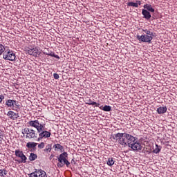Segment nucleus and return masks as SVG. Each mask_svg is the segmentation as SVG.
I'll list each match as a JSON object with an SVG mask.
<instances>
[{"mask_svg":"<svg viewBox=\"0 0 177 177\" xmlns=\"http://www.w3.org/2000/svg\"><path fill=\"white\" fill-rule=\"evenodd\" d=\"M45 124L39 123L38 120H30L28 122V127H32V128H35L39 133V138L37 140H41V139H47L48 138H50V135L52 133L50 131H46V128H45Z\"/></svg>","mask_w":177,"mask_h":177,"instance_id":"obj_1","label":"nucleus"},{"mask_svg":"<svg viewBox=\"0 0 177 177\" xmlns=\"http://www.w3.org/2000/svg\"><path fill=\"white\" fill-rule=\"evenodd\" d=\"M114 140H118V143L122 146H129L136 140V138L127 133H118L112 136Z\"/></svg>","mask_w":177,"mask_h":177,"instance_id":"obj_2","label":"nucleus"},{"mask_svg":"<svg viewBox=\"0 0 177 177\" xmlns=\"http://www.w3.org/2000/svg\"><path fill=\"white\" fill-rule=\"evenodd\" d=\"M6 106H7V107H11L12 110H14L15 111H20L19 102L15 100H7L6 101Z\"/></svg>","mask_w":177,"mask_h":177,"instance_id":"obj_3","label":"nucleus"},{"mask_svg":"<svg viewBox=\"0 0 177 177\" xmlns=\"http://www.w3.org/2000/svg\"><path fill=\"white\" fill-rule=\"evenodd\" d=\"M3 57L5 59V60H10V62H13V60L16 59V55L15 53H13V51L6 48L3 52Z\"/></svg>","mask_w":177,"mask_h":177,"instance_id":"obj_4","label":"nucleus"},{"mask_svg":"<svg viewBox=\"0 0 177 177\" xmlns=\"http://www.w3.org/2000/svg\"><path fill=\"white\" fill-rule=\"evenodd\" d=\"M24 50L30 55V56H34L35 57H38V55H39V50H38V48L35 46H26L24 48Z\"/></svg>","mask_w":177,"mask_h":177,"instance_id":"obj_5","label":"nucleus"},{"mask_svg":"<svg viewBox=\"0 0 177 177\" xmlns=\"http://www.w3.org/2000/svg\"><path fill=\"white\" fill-rule=\"evenodd\" d=\"M23 135H26V139H34L37 138L35 130L29 128H25L22 131Z\"/></svg>","mask_w":177,"mask_h":177,"instance_id":"obj_6","label":"nucleus"},{"mask_svg":"<svg viewBox=\"0 0 177 177\" xmlns=\"http://www.w3.org/2000/svg\"><path fill=\"white\" fill-rule=\"evenodd\" d=\"M68 158V153L67 152H63L58 158L59 162L57 164L58 168H63L64 167V162Z\"/></svg>","mask_w":177,"mask_h":177,"instance_id":"obj_7","label":"nucleus"},{"mask_svg":"<svg viewBox=\"0 0 177 177\" xmlns=\"http://www.w3.org/2000/svg\"><path fill=\"white\" fill-rule=\"evenodd\" d=\"M137 39L138 41H140V42H147L148 44H150L151 41H153V36L149 35H138Z\"/></svg>","mask_w":177,"mask_h":177,"instance_id":"obj_8","label":"nucleus"},{"mask_svg":"<svg viewBox=\"0 0 177 177\" xmlns=\"http://www.w3.org/2000/svg\"><path fill=\"white\" fill-rule=\"evenodd\" d=\"M129 147H131L134 151H140L142 149V145L136 139L129 145Z\"/></svg>","mask_w":177,"mask_h":177,"instance_id":"obj_9","label":"nucleus"},{"mask_svg":"<svg viewBox=\"0 0 177 177\" xmlns=\"http://www.w3.org/2000/svg\"><path fill=\"white\" fill-rule=\"evenodd\" d=\"M38 145V143L34 142H28L26 144L27 149H30V151H35V147Z\"/></svg>","mask_w":177,"mask_h":177,"instance_id":"obj_10","label":"nucleus"},{"mask_svg":"<svg viewBox=\"0 0 177 177\" xmlns=\"http://www.w3.org/2000/svg\"><path fill=\"white\" fill-rule=\"evenodd\" d=\"M7 115L10 120H17L19 118V113H16L13 111H9Z\"/></svg>","mask_w":177,"mask_h":177,"instance_id":"obj_11","label":"nucleus"},{"mask_svg":"<svg viewBox=\"0 0 177 177\" xmlns=\"http://www.w3.org/2000/svg\"><path fill=\"white\" fill-rule=\"evenodd\" d=\"M142 15L144 16V18L147 20H150L151 19V14L147 10L143 9L142 10Z\"/></svg>","mask_w":177,"mask_h":177,"instance_id":"obj_12","label":"nucleus"},{"mask_svg":"<svg viewBox=\"0 0 177 177\" xmlns=\"http://www.w3.org/2000/svg\"><path fill=\"white\" fill-rule=\"evenodd\" d=\"M142 5V1L138 0L136 3L129 2L127 3V6H131L132 8H139Z\"/></svg>","mask_w":177,"mask_h":177,"instance_id":"obj_13","label":"nucleus"},{"mask_svg":"<svg viewBox=\"0 0 177 177\" xmlns=\"http://www.w3.org/2000/svg\"><path fill=\"white\" fill-rule=\"evenodd\" d=\"M19 158H21V160L15 159V161L18 162V164H23L24 162H26L27 161V157L26 156V155H24V153H23V155L19 157Z\"/></svg>","mask_w":177,"mask_h":177,"instance_id":"obj_14","label":"nucleus"},{"mask_svg":"<svg viewBox=\"0 0 177 177\" xmlns=\"http://www.w3.org/2000/svg\"><path fill=\"white\" fill-rule=\"evenodd\" d=\"M86 104H88V106H95V107H100V103L93 102L91 99H88V100H87V102H86Z\"/></svg>","mask_w":177,"mask_h":177,"instance_id":"obj_15","label":"nucleus"},{"mask_svg":"<svg viewBox=\"0 0 177 177\" xmlns=\"http://www.w3.org/2000/svg\"><path fill=\"white\" fill-rule=\"evenodd\" d=\"M156 111L158 114H165L167 113V106H160L157 109Z\"/></svg>","mask_w":177,"mask_h":177,"instance_id":"obj_16","label":"nucleus"},{"mask_svg":"<svg viewBox=\"0 0 177 177\" xmlns=\"http://www.w3.org/2000/svg\"><path fill=\"white\" fill-rule=\"evenodd\" d=\"M53 149H57V150H60L61 153L64 151V147L60 144H55L53 145Z\"/></svg>","mask_w":177,"mask_h":177,"instance_id":"obj_17","label":"nucleus"},{"mask_svg":"<svg viewBox=\"0 0 177 177\" xmlns=\"http://www.w3.org/2000/svg\"><path fill=\"white\" fill-rule=\"evenodd\" d=\"M98 107L100 110H103V111H111V106L109 105H105L104 106L100 105Z\"/></svg>","mask_w":177,"mask_h":177,"instance_id":"obj_18","label":"nucleus"},{"mask_svg":"<svg viewBox=\"0 0 177 177\" xmlns=\"http://www.w3.org/2000/svg\"><path fill=\"white\" fill-rule=\"evenodd\" d=\"M144 8L148 11V12H154V8L151 6L150 4H145Z\"/></svg>","mask_w":177,"mask_h":177,"instance_id":"obj_19","label":"nucleus"},{"mask_svg":"<svg viewBox=\"0 0 177 177\" xmlns=\"http://www.w3.org/2000/svg\"><path fill=\"white\" fill-rule=\"evenodd\" d=\"M43 151L44 153H50L52 151V144L47 145Z\"/></svg>","mask_w":177,"mask_h":177,"instance_id":"obj_20","label":"nucleus"},{"mask_svg":"<svg viewBox=\"0 0 177 177\" xmlns=\"http://www.w3.org/2000/svg\"><path fill=\"white\" fill-rule=\"evenodd\" d=\"M38 158V156L36 153H31L29 156V160L30 161H35Z\"/></svg>","mask_w":177,"mask_h":177,"instance_id":"obj_21","label":"nucleus"},{"mask_svg":"<svg viewBox=\"0 0 177 177\" xmlns=\"http://www.w3.org/2000/svg\"><path fill=\"white\" fill-rule=\"evenodd\" d=\"M44 55H46L47 56H51L52 57H55V59H60V57H59L57 55L55 54L53 52L50 53H44Z\"/></svg>","mask_w":177,"mask_h":177,"instance_id":"obj_22","label":"nucleus"},{"mask_svg":"<svg viewBox=\"0 0 177 177\" xmlns=\"http://www.w3.org/2000/svg\"><path fill=\"white\" fill-rule=\"evenodd\" d=\"M106 164L109 167H113L114 165V158H109L106 161Z\"/></svg>","mask_w":177,"mask_h":177,"instance_id":"obj_23","label":"nucleus"},{"mask_svg":"<svg viewBox=\"0 0 177 177\" xmlns=\"http://www.w3.org/2000/svg\"><path fill=\"white\" fill-rule=\"evenodd\" d=\"M161 151V147H158V145H156V148L153 149V153L155 154H158Z\"/></svg>","mask_w":177,"mask_h":177,"instance_id":"obj_24","label":"nucleus"},{"mask_svg":"<svg viewBox=\"0 0 177 177\" xmlns=\"http://www.w3.org/2000/svg\"><path fill=\"white\" fill-rule=\"evenodd\" d=\"M23 154H24L23 151H20L19 149L15 150V156L17 157H21Z\"/></svg>","mask_w":177,"mask_h":177,"instance_id":"obj_25","label":"nucleus"},{"mask_svg":"<svg viewBox=\"0 0 177 177\" xmlns=\"http://www.w3.org/2000/svg\"><path fill=\"white\" fill-rule=\"evenodd\" d=\"M6 48H5V46L2 45L0 44V56L1 55H3V53L5 52V50H6Z\"/></svg>","mask_w":177,"mask_h":177,"instance_id":"obj_26","label":"nucleus"},{"mask_svg":"<svg viewBox=\"0 0 177 177\" xmlns=\"http://www.w3.org/2000/svg\"><path fill=\"white\" fill-rule=\"evenodd\" d=\"M142 31H144V32H145L146 35H149V36H152L153 37V32L145 29V30H142Z\"/></svg>","mask_w":177,"mask_h":177,"instance_id":"obj_27","label":"nucleus"},{"mask_svg":"<svg viewBox=\"0 0 177 177\" xmlns=\"http://www.w3.org/2000/svg\"><path fill=\"white\" fill-rule=\"evenodd\" d=\"M8 174V171H6L5 169H0V176H5Z\"/></svg>","mask_w":177,"mask_h":177,"instance_id":"obj_28","label":"nucleus"},{"mask_svg":"<svg viewBox=\"0 0 177 177\" xmlns=\"http://www.w3.org/2000/svg\"><path fill=\"white\" fill-rule=\"evenodd\" d=\"M45 147V142H41L38 145V149H42Z\"/></svg>","mask_w":177,"mask_h":177,"instance_id":"obj_29","label":"nucleus"},{"mask_svg":"<svg viewBox=\"0 0 177 177\" xmlns=\"http://www.w3.org/2000/svg\"><path fill=\"white\" fill-rule=\"evenodd\" d=\"M40 177H48L46 176V172H45V171H44V170H41L40 171Z\"/></svg>","mask_w":177,"mask_h":177,"instance_id":"obj_30","label":"nucleus"},{"mask_svg":"<svg viewBox=\"0 0 177 177\" xmlns=\"http://www.w3.org/2000/svg\"><path fill=\"white\" fill-rule=\"evenodd\" d=\"M35 174L37 175V177H40L41 176V170H36L35 171Z\"/></svg>","mask_w":177,"mask_h":177,"instance_id":"obj_31","label":"nucleus"},{"mask_svg":"<svg viewBox=\"0 0 177 177\" xmlns=\"http://www.w3.org/2000/svg\"><path fill=\"white\" fill-rule=\"evenodd\" d=\"M63 164H64V165H66V167H69L70 166V162L66 159Z\"/></svg>","mask_w":177,"mask_h":177,"instance_id":"obj_32","label":"nucleus"},{"mask_svg":"<svg viewBox=\"0 0 177 177\" xmlns=\"http://www.w3.org/2000/svg\"><path fill=\"white\" fill-rule=\"evenodd\" d=\"M53 77H54L55 80H59V74H57V73H54Z\"/></svg>","mask_w":177,"mask_h":177,"instance_id":"obj_33","label":"nucleus"},{"mask_svg":"<svg viewBox=\"0 0 177 177\" xmlns=\"http://www.w3.org/2000/svg\"><path fill=\"white\" fill-rule=\"evenodd\" d=\"M37 175L35 174V171L31 173L30 174H29V176H30V177H37Z\"/></svg>","mask_w":177,"mask_h":177,"instance_id":"obj_34","label":"nucleus"},{"mask_svg":"<svg viewBox=\"0 0 177 177\" xmlns=\"http://www.w3.org/2000/svg\"><path fill=\"white\" fill-rule=\"evenodd\" d=\"M5 99V96L3 95H0V103H2V100Z\"/></svg>","mask_w":177,"mask_h":177,"instance_id":"obj_35","label":"nucleus"},{"mask_svg":"<svg viewBox=\"0 0 177 177\" xmlns=\"http://www.w3.org/2000/svg\"><path fill=\"white\" fill-rule=\"evenodd\" d=\"M0 136H3V131L0 130Z\"/></svg>","mask_w":177,"mask_h":177,"instance_id":"obj_36","label":"nucleus"},{"mask_svg":"<svg viewBox=\"0 0 177 177\" xmlns=\"http://www.w3.org/2000/svg\"><path fill=\"white\" fill-rule=\"evenodd\" d=\"M52 157H53V155H51V156H50V158H52Z\"/></svg>","mask_w":177,"mask_h":177,"instance_id":"obj_37","label":"nucleus"},{"mask_svg":"<svg viewBox=\"0 0 177 177\" xmlns=\"http://www.w3.org/2000/svg\"><path fill=\"white\" fill-rule=\"evenodd\" d=\"M153 19H156V17H153Z\"/></svg>","mask_w":177,"mask_h":177,"instance_id":"obj_38","label":"nucleus"},{"mask_svg":"<svg viewBox=\"0 0 177 177\" xmlns=\"http://www.w3.org/2000/svg\"><path fill=\"white\" fill-rule=\"evenodd\" d=\"M72 161H73V162H74V159H72Z\"/></svg>","mask_w":177,"mask_h":177,"instance_id":"obj_39","label":"nucleus"},{"mask_svg":"<svg viewBox=\"0 0 177 177\" xmlns=\"http://www.w3.org/2000/svg\"><path fill=\"white\" fill-rule=\"evenodd\" d=\"M71 162H74V160H72Z\"/></svg>","mask_w":177,"mask_h":177,"instance_id":"obj_40","label":"nucleus"}]
</instances>
